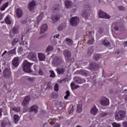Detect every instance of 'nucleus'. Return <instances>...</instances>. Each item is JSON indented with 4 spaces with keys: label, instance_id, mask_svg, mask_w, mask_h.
Here are the masks:
<instances>
[{
    "label": "nucleus",
    "instance_id": "f257e3e1",
    "mask_svg": "<svg viewBox=\"0 0 127 127\" xmlns=\"http://www.w3.org/2000/svg\"><path fill=\"white\" fill-rule=\"evenodd\" d=\"M126 117V112L124 110H119L115 115V119L117 121H122Z\"/></svg>",
    "mask_w": 127,
    "mask_h": 127
},
{
    "label": "nucleus",
    "instance_id": "f03ea898",
    "mask_svg": "<svg viewBox=\"0 0 127 127\" xmlns=\"http://www.w3.org/2000/svg\"><path fill=\"white\" fill-rule=\"evenodd\" d=\"M23 70L26 73H30L31 69H30V66L32 65V64L28 62L27 61H25L23 64Z\"/></svg>",
    "mask_w": 127,
    "mask_h": 127
},
{
    "label": "nucleus",
    "instance_id": "7ed1b4c3",
    "mask_svg": "<svg viewBox=\"0 0 127 127\" xmlns=\"http://www.w3.org/2000/svg\"><path fill=\"white\" fill-rule=\"evenodd\" d=\"M90 12V6L88 5L85 6L84 10L82 12L81 15L84 18H88L90 14H89Z\"/></svg>",
    "mask_w": 127,
    "mask_h": 127
},
{
    "label": "nucleus",
    "instance_id": "20e7f679",
    "mask_svg": "<svg viewBox=\"0 0 127 127\" xmlns=\"http://www.w3.org/2000/svg\"><path fill=\"white\" fill-rule=\"evenodd\" d=\"M98 16L99 18H105V19H110L111 16L106 12L100 10L98 13Z\"/></svg>",
    "mask_w": 127,
    "mask_h": 127
},
{
    "label": "nucleus",
    "instance_id": "39448f33",
    "mask_svg": "<svg viewBox=\"0 0 127 127\" xmlns=\"http://www.w3.org/2000/svg\"><path fill=\"white\" fill-rule=\"evenodd\" d=\"M2 75L6 79H8L11 77V71L9 68H5L3 70Z\"/></svg>",
    "mask_w": 127,
    "mask_h": 127
},
{
    "label": "nucleus",
    "instance_id": "423d86ee",
    "mask_svg": "<svg viewBox=\"0 0 127 127\" xmlns=\"http://www.w3.org/2000/svg\"><path fill=\"white\" fill-rule=\"evenodd\" d=\"M53 64H54L55 66L61 65L62 64V58L59 56L55 57L53 61Z\"/></svg>",
    "mask_w": 127,
    "mask_h": 127
},
{
    "label": "nucleus",
    "instance_id": "0eeeda50",
    "mask_svg": "<svg viewBox=\"0 0 127 127\" xmlns=\"http://www.w3.org/2000/svg\"><path fill=\"white\" fill-rule=\"evenodd\" d=\"M79 18L73 17L70 19V23L72 26H77L79 22Z\"/></svg>",
    "mask_w": 127,
    "mask_h": 127
},
{
    "label": "nucleus",
    "instance_id": "6e6552de",
    "mask_svg": "<svg viewBox=\"0 0 127 127\" xmlns=\"http://www.w3.org/2000/svg\"><path fill=\"white\" fill-rule=\"evenodd\" d=\"M113 28L116 31H119V32H122L124 30L123 26H121V24L118 22L113 24Z\"/></svg>",
    "mask_w": 127,
    "mask_h": 127
},
{
    "label": "nucleus",
    "instance_id": "1a4fd4ad",
    "mask_svg": "<svg viewBox=\"0 0 127 127\" xmlns=\"http://www.w3.org/2000/svg\"><path fill=\"white\" fill-rule=\"evenodd\" d=\"M20 62V59H19L18 57H15L12 61V64L13 65V67L16 68V67H18Z\"/></svg>",
    "mask_w": 127,
    "mask_h": 127
},
{
    "label": "nucleus",
    "instance_id": "9d476101",
    "mask_svg": "<svg viewBox=\"0 0 127 127\" xmlns=\"http://www.w3.org/2000/svg\"><path fill=\"white\" fill-rule=\"evenodd\" d=\"M74 81L76 84H83L84 83H86V80L84 79H81V78L75 76L73 78Z\"/></svg>",
    "mask_w": 127,
    "mask_h": 127
},
{
    "label": "nucleus",
    "instance_id": "9b49d317",
    "mask_svg": "<svg viewBox=\"0 0 127 127\" xmlns=\"http://www.w3.org/2000/svg\"><path fill=\"white\" fill-rule=\"evenodd\" d=\"M31 100L30 96H26L22 102V106L23 107H26L29 104Z\"/></svg>",
    "mask_w": 127,
    "mask_h": 127
},
{
    "label": "nucleus",
    "instance_id": "f8f14e48",
    "mask_svg": "<svg viewBox=\"0 0 127 127\" xmlns=\"http://www.w3.org/2000/svg\"><path fill=\"white\" fill-rule=\"evenodd\" d=\"M100 104L102 106H108L110 104V100L107 98L104 97L101 100Z\"/></svg>",
    "mask_w": 127,
    "mask_h": 127
},
{
    "label": "nucleus",
    "instance_id": "ddd939ff",
    "mask_svg": "<svg viewBox=\"0 0 127 127\" xmlns=\"http://www.w3.org/2000/svg\"><path fill=\"white\" fill-rule=\"evenodd\" d=\"M71 52L68 50H65L64 51V55L66 59V60H69L71 57Z\"/></svg>",
    "mask_w": 127,
    "mask_h": 127
},
{
    "label": "nucleus",
    "instance_id": "4468645a",
    "mask_svg": "<svg viewBox=\"0 0 127 127\" xmlns=\"http://www.w3.org/2000/svg\"><path fill=\"white\" fill-rule=\"evenodd\" d=\"M28 59L33 60V61H36V54L34 53H30L28 55Z\"/></svg>",
    "mask_w": 127,
    "mask_h": 127
},
{
    "label": "nucleus",
    "instance_id": "2eb2a0df",
    "mask_svg": "<svg viewBox=\"0 0 127 127\" xmlns=\"http://www.w3.org/2000/svg\"><path fill=\"white\" fill-rule=\"evenodd\" d=\"M36 3V2L34 0L31 1L29 3V5H28V8H29V10H33L34 9Z\"/></svg>",
    "mask_w": 127,
    "mask_h": 127
},
{
    "label": "nucleus",
    "instance_id": "dca6fc26",
    "mask_svg": "<svg viewBox=\"0 0 127 127\" xmlns=\"http://www.w3.org/2000/svg\"><path fill=\"white\" fill-rule=\"evenodd\" d=\"M16 15L19 18H20V17H22V15H23V12L22 11V10L21 9L17 8Z\"/></svg>",
    "mask_w": 127,
    "mask_h": 127
},
{
    "label": "nucleus",
    "instance_id": "f3484780",
    "mask_svg": "<svg viewBox=\"0 0 127 127\" xmlns=\"http://www.w3.org/2000/svg\"><path fill=\"white\" fill-rule=\"evenodd\" d=\"M42 17H43V13H41L39 16L37 18V20L35 24V25H36V26H38V24H39V22H40V20L42 19Z\"/></svg>",
    "mask_w": 127,
    "mask_h": 127
},
{
    "label": "nucleus",
    "instance_id": "a211bd4d",
    "mask_svg": "<svg viewBox=\"0 0 127 127\" xmlns=\"http://www.w3.org/2000/svg\"><path fill=\"white\" fill-rule=\"evenodd\" d=\"M101 44L102 45H104V46H106L107 47V46H109L111 43H110V41H109V40L107 39H104L101 41Z\"/></svg>",
    "mask_w": 127,
    "mask_h": 127
},
{
    "label": "nucleus",
    "instance_id": "6ab92c4d",
    "mask_svg": "<svg viewBox=\"0 0 127 127\" xmlns=\"http://www.w3.org/2000/svg\"><path fill=\"white\" fill-rule=\"evenodd\" d=\"M56 71H57L58 74H59V75H63V74L65 73L66 69L64 68H58L56 69Z\"/></svg>",
    "mask_w": 127,
    "mask_h": 127
},
{
    "label": "nucleus",
    "instance_id": "aec40b11",
    "mask_svg": "<svg viewBox=\"0 0 127 127\" xmlns=\"http://www.w3.org/2000/svg\"><path fill=\"white\" fill-rule=\"evenodd\" d=\"M77 73L80 75H82V76H85V77H87V76L89 75V71L84 70H79L77 71Z\"/></svg>",
    "mask_w": 127,
    "mask_h": 127
},
{
    "label": "nucleus",
    "instance_id": "412c9836",
    "mask_svg": "<svg viewBox=\"0 0 127 127\" xmlns=\"http://www.w3.org/2000/svg\"><path fill=\"white\" fill-rule=\"evenodd\" d=\"M47 24H44L41 27V34L44 33V32H46V31H47Z\"/></svg>",
    "mask_w": 127,
    "mask_h": 127
},
{
    "label": "nucleus",
    "instance_id": "4be33fe9",
    "mask_svg": "<svg viewBox=\"0 0 127 127\" xmlns=\"http://www.w3.org/2000/svg\"><path fill=\"white\" fill-rule=\"evenodd\" d=\"M64 4L66 8H70L72 6L73 3L70 0H65L64 1Z\"/></svg>",
    "mask_w": 127,
    "mask_h": 127
},
{
    "label": "nucleus",
    "instance_id": "5701e85b",
    "mask_svg": "<svg viewBox=\"0 0 127 127\" xmlns=\"http://www.w3.org/2000/svg\"><path fill=\"white\" fill-rule=\"evenodd\" d=\"M37 110H38V106L36 105H33V106L31 107L30 108V112H34L35 114L37 113Z\"/></svg>",
    "mask_w": 127,
    "mask_h": 127
},
{
    "label": "nucleus",
    "instance_id": "b1692460",
    "mask_svg": "<svg viewBox=\"0 0 127 127\" xmlns=\"http://www.w3.org/2000/svg\"><path fill=\"white\" fill-rule=\"evenodd\" d=\"M38 58L40 61H44L45 60V55L43 54L38 53Z\"/></svg>",
    "mask_w": 127,
    "mask_h": 127
},
{
    "label": "nucleus",
    "instance_id": "393cba45",
    "mask_svg": "<svg viewBox=\"0 0 127 127\" xmlns=\"http://www.w3.org/2000/svg\"><path fill=\"white\" fill-rule=\"evenodd\" d=\"M90 113L94 116L95 115H96L98 113V109H97V107H96V106L92 107L91 109Z\"/></svg>",
    "mask_w": 127,
    "mask_h": 127
},
{
    "label": "nucleus",
    "instance_id": "a878e982",
    "mask_svg": "<svg viewBox=\"0 0 127 127\" xmlns=\"http://www.w3.org/2000/svg\"><path fill=\"white\" fill-rule=\"evenodd\" d=\"M65 41H66L67 45H68V46H71V45H73V41L72 40V39L69 38H67L65 39Z\"/></svg>",
    "mask_w": 127,
    "mask_h": 127
},
{
    "label": "nucleus",
    "instance_id": "bb28decb",
    "mask_svg": "<svg viewBox=\"0 0 127 127\" xmlns=\"http://www.w3.org/2000/svg\"><path fill=\"white\" fill-rule=\"evenodd\" d=\"M54 47L52 46H49L46 50V53H47V55H49L50 51H52L53 50Z\"/></svg>",
    "mask_w": 127,
    "mask_h": 127
},
{
    "label": "nucleus",
    "instance_id": "cd10ccee",
    "mask_svg": "<svg viewBox=\"0 0 127 127\" xmlns=\"http://www.w3.org/2000/svg\"><path fill=\"white\" fill-rule=\"evenodd\" d=\"M70 87L72 90H75V89H78V88H80V86L79 85H76L74 82L71 83Z\"/></svg>",
    "mask_w": 127,
    "mask_h": 127
},
{
    "label": "nucleus",
    "instance_id": "c85d7f7f",
    "mask_svg": "<svg viewBox=\"0 0 127 127\" xmlns=\"http://www.w3.org/2000/svg\"><path fill=\"white\" fill-rule=\"evenodd\" d=\"M16 48H14L13 49L8 52V55H15L16 54Z\"/></svg>",
    "mask_w": 127,
    "mask_h": 127
},
{
    "label": "nucleus",
    "instance_id": "c756f323",
    "mask_svg": "<svg viewBox=\"0 0 127 127\" xmlns=\"http://www.w3.org/2000/svg\"><path fill=\"white\" fill-rule=\"evenodd\" d=\"M82 104H78L77 106L76 112H77L78 113H81V112H82Z\"/></svg>",
    "mask_w": 127,
    "mask_h": 127
},
{
    "label": "nucleus",
    "instance_id": "7c9ffc66",
    "mask_svg": "<svg viewBox=\"0 0 127 127\" xmlns=\"http://www.w3.org/2000/svg\"><path fill=\"white\" fill-rule=\"evenodd\" d=\"M93 52H94V48H93V47H91L88 49L87 53L89 56H91V55H92V54H93Z\"/></svg>",
    "mask_w": 127,
    "mask_h": 127
},
{
    "label": "nucleus",
    "instance_id": "2f4dec72",
    "mask_svg": "<svg viewBox=\"0 0 127 127\" xmlns=\"http://www.w3.org/2000/svg\"><path fill=\"white\" fill-rule=\"evenodd\" d=\"M18 42H19V40L18 38H16L13 39V40L12 41V46H14V45H15V44H16V43H18Z\"/></svg>",
    "mask_w": 127,
    "mask_h": 127
},
{
    "label": "nucleus",
    "instance_id": "473e14b6",
    "mask_svg": "<svg viewBox=\"0 0 127 127\" xmlns=\"http://www.w3.org/2000/svg\"><path fill=\"white\" fill-rule=\"evenodd\" d=\"M94 37H91L89 38V39L88 42V44H90V45H92V44H94Z\"/></svg>",
    "mask_w": 127,
    "mask_h": 127
},
{
    "label": "nucleus",
    "instance_id": "72a5a7b5",
    "mask_svg": "<svg viewBox=\"0 0 127 127\" xmlns=\"http://www.w3.org/2000/svg\"><path fill=\"white\" fill-rule=\"evenodd\" d=\"M7 6H8V2H6L3 5V6L1 7L0 10H4V9H5Z\"/></svg>",
    "mask_w": 127,
    "mask_h": 127
},
{
    "label": "nucleus",
    "instance_id": "f704fd0d",
    "mask_svg": "<svg viewBox=\"0 0 127 127\" xmlns=\"http://www.w3.org/2000/svg\"><path fill=\"white\" fill-rule=\"evenodd\" d=\"M13 119L14 123H17L19 121V116L17 115H15Z\"/></svg>",
    "mask_w": 127,
    "mask_h": 127
},
{
    "label": "nucleus",
    "instance_id": "c9c22d12",
    "mask_svg": "<svg viewBox=\"0 0 127 127\" xmlns=\"http://www.w3.org/2000/svg\"><path fill=\"white\" fill-rule=\"evenodd\" d=\"M12 110L14 111L16 113H19L20 112V107H13L12 108Z\"/></svg>",
    "mask_w": 127,
    "mask_h": 127
},
{
    "label": "nucleus",
    "instance_id": "e433bc0d",
    "mask_svg": "<svg viewBox=\"0 0 127 127\" xmlns=\"http://www.w3.org/2000/svg\"><path fill=\"white\" fill-rule=\"evenodd\" d=\"M58 19H59V16H54L52 17V20L53 22H56V21H58Z\"/></svg>",
    "mask_w": 127,
    "mask_h": 127
},
{
    "label": "nucleus",
    "instance_id": "4c0bfd02",
    "mask_svg": "<svg viewBox=\"0 0 127 127\" xmlns=\"http://www.w3.org/2000/svg\"><path fill=\"white\" fill-rule=\"evenodd\" d=\"M5 21L7 24H11V21L9 19V17L8 16H7L6 17V18L5 19Z\"/></svg>",
    "mask_w": 127,
    "mask_h": 127
},
{
    "label": "nucleus",
    "instance_id": "58836bf2",
    "mask_svg": "<svg viewBox=\"0 0 127 127\" xmlns=\"http://www.w3.org/2000/svg\"><path fill=\"white\" fill-rule=\"evenodd\" d=\"M101 57V55L100 54H94L93 56V58L94 60H98L99 58Z\"/></svg>",
    "mask_w": 127,
    "mask_h": 127
},
{
    "label": "nucleus",
    "instance_id": "ea45409f",
    "mask_svg": "<svg viewBox=\"0 0 127 127\" xmlns=\"http://www.w3.org/2000/svg\"><path fill=\"white\" fill-rule=\"evenodd\" d=\"M54 90L56 92H58L59 91V84L56 83L54 86Z\"/></svg>",
    "mask_w": 127,
    "mask_h": 127
},
{
    "label": "nucleus",
    "instance_id": "a19ab883",
    "mask_svg": "<svg viewBox=\"0 0 127 127\" xmlns=\"http://www.w3.org/2000/svg\"><path fill=\"white\" fill-rule=\"evenodd\" d=\"M50 73H51L50 75V78H55V73H54V71L53 70H50Z\"/></svg>",
    "mask_w": 127,
    "mask_h": 127
},
{
    "label": "nucleus",
    "instance_id": "79ce46f5",
    "mask_svg": "<svg viewBox=\"0 0 127 127\" xmlns=\"http://www.w3.org/2000/svg\"><path fill=\"white\" fill-rule=\"evenodd\" d=\"M1 127H5L6 125H7V123L5 120H3L1 123Z\"/></svg>",
    "mask_w": 127,
    "mask_h": 127
},
{
    "label": "nucleus",
    "instance_id": "37998d69",
    "mask_svg": "<svg viewBox=\"0 0 127 127\" xmlns=\"http://www.w3.org/2000/svg\"><path fill=\"white\" fill-rule=\"evenodd\" d=\"M55 10H59L60 8V5L59 4H56L54 6Z\"/></svg>",
    "mask_w": 127,
    "mask_h": 127
},
{
    "label": "nucleus",
    "instance_id": "c03bdc74",
    "mask_svg": "<svg viewBox=\"0 0 127 127\" xmlns=\"http://www.w3.org/2000/svg\"><path fill=\"white\" fill-rule=\"evenodd\" d=\"M95 67H96V64L92 63L90 64L89 68H90V69H95Z\"/></svg>",
    "mask_w": 127,
    "mask_h": 127
},
{
    "label": "nucleus",
    "instance_id": "a18cd8bd",
    "mask_svg": "<svg viewBox=\"0 0 127 127\" xmlns=\"http://www.w3.org/2000/svg\"><path fill=\"white\" fill-rule=\"evenodd\" d=\"M26 80H27V81L29 82H31V83H32L34 81V78L28 77L26 78Z\"/></svg>",
    "mask_w": 127,
    "mask_h": 127
},
{
    "label": "nucleus",
    "instance_id": "49530a36",
    "mask_svg": "<svg viewBox=\"0 0 127 127\" xmlns=\"http://www.w3.org/2000/svg\"><path fill=\"white\" fill-rule=\"evenodd\" d=\"M108 115H109V113L107 112H102L100 114V116L102 117V118L106 117V116H108Z\"/></svg>",
    "mask_w": 127,
    "mask_h": 127
},
{
    "label": "nucleus",
    "instance_id": "de8ad7c7",
    "mask_svg": "<svg viewBox=\"0 0 127 127\" xmlns=\"http://www.w3.org/2000/svg\"><path fill=\"white\" fill-rule=\"evenodd\" d=\"M112 126L113 127H121V124H120L119 123H114L112 124Z\"/></svg>",
    "mask_w": 127,
    "mask_h": 127
},
{
    "label": "nucleus",
    "instance_id": "09e8293b",
    "mask_svg": "<svg viewBox=\"0 0 127 127\" xmlns=\"http://www.w3.org/2000/svg\"><path fill=\"white\" fill-rule=\"evenodd\" d=\"M55 119H52L49 121L50 125H54L56 122L55 121Z\"/></svg>",
    "mask_w": 127,
    "mask_h": 127
},
{
    "label": "nucleus",
    "instance_id": "8fccbe9b",
    "mask_svg": "<svg viewBox=\"0 0 127 127\" xmlns=\"http://www.w3.org/2000/svg\"><path fill=\"white\" fill-rule=\"evenodd\" d=\"M118 9H119V10H125L126 8L123 6H118Z\"/></svg>",
    "mask_w": 127,
    "mask_h": 127
},
{
    "label": "nucleus",
    "instance_id": "3c124183",
    "mask_svg": "<svg viewBox=\"0 0 127 127\" xmlns=\"http://www.w3.org/2000/svg\"><path fill=\"white\" fill-rule=\"evenodd\" d=\"M73 111H74V108L73 107V106H72L71 107H70L69 113V114H72V113H73Z\"/></svg>",
    "mask_w": 127,
    "mask_h": 127
},
{
    "label": "nucleus",
    "instance_id": "603ef678",
    "mask_svg": "<svg viewBox=\"0 0 127 127\" xmlns=\"http://www.w3.org/2000/svg\"><path fill=\"white\" fill-rule=\"evenodd\" d=\"M18 51L20 53H22V51H23V49L22 48V47H19L18 49Z\"/></svg>",
    "mask_w": 127,
    "mask_h": 127
},
{
    "label": "nucleus",
    "instance_id": "864d4df0",
    "mask_svg": "<svg viewBox=\"0 0 127 127\" xmlns=\"http://www.w3.org/2000/svg\"><path fill=\"white\" fill-rule=\"evenodd\" d=\"M39 75H40L41 76H42V75H43L44 72L43 71H42V70H39V72H38Z\"/></svg>",
    "mask_w": 127,
    "mask_h": 127
},
{
    "label": "nucleus",
    "instance_id": "5fc2aeb1",
    "mask_svg": "<svg viewBox=\"0 0 127 127\" xmlns=\"http://www.w3.org/2000/svg\"><path fill=\"white\" fill-rule=\"evenodd\" d=\"M65 82H66V79L65 78L60 81V83H61V84H62V83H65Z\"/></svg>",
    "mask_w": 127,
    "mask_h": 127
},
{
    "label": "nucleus",
    "instance_id": "6e6d98bb",
    "mask_svg": "<svg viewBox=\"0 0 127 127\" xmlns=\"http://www.w3.org/2000/svg\"><path fill=\"white\" fill-rule=\"evenodd\" d=\"M62 29H63L62 26H59L58 28V30H59V31H62Z\"/></svg>",
    "mask_w": 127,
    "mask_h": 127
},
{
    "label": "nucleus",
    "instance_id": "4d7b16f0",
    "mask_svg": "<svg viewBox=\"0 0 127 127\" xmlns=\"http://www.w3.org/2000/svg\"><path fill=\"white\" fill-rule=\"evenodd\" d=\"M17 32H18L17 29H16V28H13V33L14 34L17 33Z\"/></svg>",
    "mask_w": 127,
    "mask_h": 127
},
{
    "label": "nucleus",
    "instance_id": "13d9d810",
    "mask_svg": "<svg viewBox=\"0 0 127 127\" xmlns=\"http://www.w3.org/2000/svg\"><path fill=\"white\" fill-rule=\"evenodd\" d=\"M103 31H104V30L103 29V28H99V33H103Z\"/></svg>",
    "mask_w": 127,
    "mask_h": 127
},
{
    "label": "nucleus",
    "instance_id": "bf43d9fd",
    "mask_svg": "<svg viewBox=\"0 0 127 127\" xmlns=\"http://www.w3.org/2000/svg\"><path fill=\"white\" fill-rule=\"evenodd\" d=\"M123 127H127V122H125L123 123Z\"/></svg>",
    "mask_w": 127,
    "mask_h": 127
},
{
    "label": "nucleus",
    "instance_id": "052dcab7",
    "mask_svg": "<svg viewBox=\"0 0 127 127\" xmlns=\"http://www.w3.org/2000/svg\"><path fill=\"white\" fill-rule=\"evenodd\" d=\"M123 45L124 47H127V41L124 42Z\"/></svg>",
    "mask_w": 127,
    "mask_h": 127
},
{
    "label": "nucleus",
    "instance_id": "680f3d73",
    "mask_svg": "<svg viewBox=\"0 0 127 127\" xmlns=\"http://www.w3.org/2000/svg\"><path fill=\"white\" fill-rule=\"evenodd\" d=\"M53 127H60V125L58 124V123H57L55 125V126Z\"/></svg>",
    "mask_w": 127,
    "mask_h": 127
},
{
    "label": "nucleus",
    "instance_id": "e2e57ef3",
    "mask_svg": "<svg viewBox=\"0 0 127 127\" xmlns=\"http://www.w3.org/2000/svg\"><path fill=\"white\" fill-rule=\"evenodd\" d=\"M66 96H70V92L69 91H66Z\"/></svg>",
    "mask_w": 127,
    "mask_h": 127
},
{
    "label": "nucleus",
    "instance_id": "0e129e2a",
    "mask_svg": "<svg viewBox=\"0 0 127 127\" xmlns=\"http://www.w3.org/2000/svg\"><path fill=\"white\" fill-rule=\"evenodd\" d=\"M26 22H27L26 20L22 21V24H24L25 23H26Z\"/></svg>",
    "mask_w": 127,
    "mask_h": 127
},
{
    "label": "nucleus",
    "instance_id": "69168bd1",
    "mask_svg": "<svg viewBox=\"0 0 127 127\" xmlns=\"http://www.w3.org/2000/svg\"><path fill=\"white\" fill-rule=\"evenodd\" d=\"M2 113V109L0 108V117H1V113Z\"/></svg>",
    "mask_w": 127,
    "mask_h": 127
},
{
    "label": "nucleus",
    "instance_id": "338daca9",
    "mask_svg": "<svg viewBox=\"0 0 127 127\" xmlns=\"http://www.w3.org/2000/svg\"><path fill=\"white\" fill-rule=\"evenodd\" d=\"M60 36V35L59 34H56V38H58Z\"/></svg>",
    "mask_w": 127,
    "mask_h": 127
},
{
    "label": "nucleus",
    "instance_id": "774afa93",
    "mask_svg": "<svg viewBox=\"0 0 127 127\" xmlns=\"http://www.w3.org/2000/svg\"><path fill=\"white\" fill-rule=\"evenodd\" d=\"M64 99H65V100H67V99H68V96H65L64 97Z\"/></svg>",
    "mask_w": 127,
    "mask_h": 127
}]
</instances>
